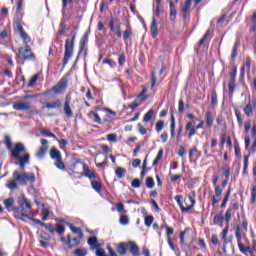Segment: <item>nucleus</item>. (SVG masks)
Returning a JSON list of instances; mask_svg holds the SVG:
<instances>
[{
	"mask_svg": "<svg viewBox=\"0 0 256 256\" xmlns=\"http://www.w3.org/2000/svg\"><path fill=\"white\" fill-rule=\"evenodd\" d=\"M18 205V208L14 210V217L16 219H22V221H25V219H29V221H33V223L40 226L43 224L41 220L31 217V201H29L25 196H21L18 198Z\"/></svg>",
	"mask_w": 256,
	"mask_h": 256,
	"instance_id": "f257e3e1",
	"label": "nucleus"
},
{
	"mask_svg": "<svg viewBox=\"0 0 256 256\" xmlns=\"http://www.w3.org/2000/svg\"><path fill=\"white\" fill-rule=\"evenodd\" d=\"M17 181L20 185H27V181L30 183H34L35 174L34 173H20L19 171L13 172V180H8L6 187L10 189V191H15L17 189Z\"/></svg>",
	"mask_w": 256,
	"mask_h": 256,
	"instance_id": "f03ea898",
	"label": "nucleus"
},
{
	"mask_svg": "<svg viewBox=\"0 0 256 256\" xmlns=\"http://www.w3.org/2000/svg\"><path fill=\"white\" fill-rule=\"evenodd\" d=\"M67 83V78H61L56 85H54L51 89L44 92V95H51V93H54V95H63V93L67 91Z\"/></svg>",
	"mask_w": 256,
	"mask_h": 256,
	"instance_id": "7ed1b4c3",
	"label": "nucleus"
},
{
	"mask_svg": "<svg viewBox=\"0 0 256 256\" xmlns=\"http://www.w3.org/2000/svg\"><path fill=\"white\" fill-rule=\"evenodd\" d=\"M75 37H76V35L74 34L72 36L71 40L67 39L66 42H65L63 67H65L67 65V63H69V60L71 59V57H73V49L75 47Z\"/></svg>",
	"mask_w": 256,
	"mask_h": 256,
	"instance_id": "20e7f679",
	"label": "nucleus"
},
{
	"mask_svg": "<svg viewBox=\"0 0 256 256\" xmlns=\"http://www.w3.org/2000/svg\"><path fill=\"white\" fill-rule=\"evenodd\" d=\"M18 58H20L21 61H35L37 59L29 45H25L18 49Z\"/></svg>",
	"mask_w": 256,
	"mask_h": 256,
	"instance_id": "39448f33",
	"label": "nucleus"
},
{
	"mask_svg": "<svg viewBox=\"0 0 256 256\" xmlns=\"http://www.w3.org/2000/svg\"><path fill=\"white\" fill-rule=\"evenodd\" d=\"M230 81L228 84V91L230 97H233V93H235V87H237L236 81H237V66H232L230 71Z\"/></svg>",
	"mask_w": 256,
	"mask_h": 256,
	"instance_id": "423d86ee",
	"label": "nucleus"
},
{
	"mask_svg": "<svg viewBox=\"0 0 256 256\" xmlns=\"http://www.w3.org/2000/svg\"><path fill=\"white\" fill-rule=\"evenodd\" d=\"M235 237L237 239L238 248L242 253H249L251 255V246H245L243 245V237L241 236V226H237L235 230Z\"/></svg>",
	"mask_w": 256,
	"mask_h": 256,
	"instance_id": "0eeeda50",
	"label": "nucleus"
},
{
	"mask_svg": "<svg viewBox=\"0 0 256 256\" xmlns=\"http://www.w3.org/2000/svg\"><path fill=\"white\" fill-rule=\"evenodd\" d=\"M40 143L42 146L36 152V157L38 159H43V157H45V154L47 153V151H49V141H47V139H41Z\"/></svg>",
	"mask_w": 256,
	"mask_h": 256,
	"instance_id": "6e6552de",
	"label": "nucleus"
},
{
	"mask_svg": "<svg viewBox=\"0 0 256 256\" xmlns=\"http://www.w3.org/2000/svg\"><path fill=\"white\" fill-rule=\"evenodd\" d=\"M90 33H91L90 31H86L80 40L79 55H81L83 53L84 57H87V49H85V45H87V43H89Z\"/></svg>",
	"mask_w": 256,
	"mask_h": 256,
	"instance_id": "1a4fd4ad",
	"label": "nucleus"
},
{
	"mask_svg": "<svg viewBox=\"0 0 256 256\" xmlns=\"http://www.w3.org/2000/svg\"><path fill=\"white\" fill-rule=\"evenodd\" d=\"M239 209V204L234 203L232 204L226 211L225 216H224V221L229 225L231 223V217L235 215V212Z\"/></svg>",
	"mask_w": 256,
	"mask_h": 256,
	"instance_id": "9d476101",
	"label": "nucleus"
},
{
	"mask_svg": "<svg viewBox=\"0 0 256 256\" xmlns=\"http://www.w3.org/2000/svg\"><path fill=\"white\" fill-rule=\"evenodd\" d=\"M21 153H25V145L23 143H16L14 149L11 150V156L14 159H21Z\"/></svg>",
	"mask_w": 256,
	"mask_h": 256,
	"instance_id": "9b49d317",
	"label": "nucleus"
},
{
	"mask_svg": "<svg viewBox=\"0 0 256 256\" xmlns=\"http://www.w3.org/2000/svg\"><path fill=\"white\" fill-rule=\"evenodd\" d=\"M186 132L188 133V139H192L194 135H197V128L194 122H187L185 126Z\"/></svg>",
	"mask_w": 256,
	"mask_h": 256,
	"instance_id": "f8f14e48",
	"label": "nucleus"
},
{
	"mask_svg": "<svg viewBox=\"0 0 256 256\" xmlns=\"http://www.w3.org/2000/svg\"><path fill=\"white\" fill-rule=\"evenodd\" d=\"M15 111H29L31 110V104L29 102H17L13 104Z\"/></svg>",
	"mask_w": 256,
	"mask_h": 256,
	"instance_id": "ddd939ff",
	"label": "nucleus"
},
{
	"mask_svg": "<svg viewBox=\"0 0 256 256\" xmlns=\"http://www.w3.org/2000/svg\"><path fill=\"white\" fill-rule=\"evenodd\" d=\"M61 107H63V102L56 99L52 103H46V105L43 106V109H61Z\"/></svg>",
	"mask_w": 256,
	"mask_h": 256,
	"instance_id": "4468645a",
	"label": "nucleus"
},
{
	"mask_svg": "<svg viewBox=\"0 0 256 256\" xmlns=\"http://www.w3.org/2000/svg\"><path fill=\"white\" fill-rule=\"evenodd\" d=\"M195 191H192L188 194V199L190 201V205L186 206V209H184V211H186V213H189V211H191V209H193V207H195Z\"/></svg>",
	"mask_w": 256,
	"mask_h": 256,
	"instance_id": "2eb2a0df",
	"label": "nucleus"
},
{
	"mask_svg": "<svg viewBox=\"0 0 256 256\" xmlns=\"http://www.w3.org/2000/svg\"><path fill=\"white\" fill-rule=\"evenodd\" d=\"M88 245L90 246V249H100L101 244L99 243V240H97V237L91 236L88 239Z\"/></svg>",
	"mask_w": 256,
	"mask_h": 256,
	"instance_id": "dca6fc26",
	"label": "nucleus"
},
{
	"mask_svg": "<svg viewBox=\"0 0 256 256\" xmlns=\"http://www.w3.org/2000/svg\"><path fill=\"white\" fill-rule=\"evenodd\" d=\"M150 33H151V36L153 37V39H155V37H157V35H159V30L157 28V19H155V17H153V19H152V23L150 26Z\"/></svg>",
	"mask_w": 256,
	"mask_h": 256,
	"instance_id": "f3484780",
	"label": "nucleus"
},
{
	"mask_svg": "<svg viewBox=\"0 0 256 256\" xmlns=\"http://www.w3.org/2000/svg\"><path fill=\"white\" fill-rule=\"evenodd\" d=\"M83 169H84V175L85 177H88V179H97V174H95L94 171H92L91 169H89V166L87 165H83Z\"/></svg>",
	"mask_w": 256,
	"mask_h": 256,
	"instance_id": "a211bd4d",
	"label": "nucleus"
},
{
	"mask_svg": "<svg viewBox=\"0 0 256 256\" xmlns=\"http://www.w3.org/2000/svg\"><path fill=\"white\" fill-rule=\"evenodd\" d=\"M127 245L131 255H139V246L135 242H128Z\"/></svg>",
	"mask_w": 256,
	"mask_h": 256,
	"instance_id": "6ab92c4d",
	"label": "nucleus"
},
{
	"mask_svg": "<svg viewBox=\"0 0 256 256\" xmlns=\"http://www.w3.org/2000/svg\"><path fill=\"white\" fill-rule=\"evenodd\" d=\"M129 249V245L127 243L118 244L116 251L119 255H127V250Z\"/></svg>",
	"mask_w": 256,
	"mask_h": 256,
	"instance_id": "aec40b11",
	"label": "nucleus"
},
{
	"mask_svg": "<svg viewBox=\"0 0 256 256\" xmlns=\"http://www.w3.org/2000/svg\"><path fill=\"white\" fill-rule=\"evenodd\" d=\"M50 158L54 161H57L59 159H62L63 157L61 156V152L57 150V148L52 147L50 150Z\"/></svg>",
	"mask_w": 256,
	"mask_h": 256,
	"instance_id": "412c9836",
	"label": "nucleus"
},
{
	"mask_svg": "<svg viewBox=\"0 0 256 256\" xmlns=\"http://www.w3.org/2000/svg\"><path fill=\"white\" fill-rule=\"evenodd\" d=\"M68 227L72 233L78 235L79 239H83V230L80 227H75L73 224H68Z\"/></svg>",
	"mask_w": 256,
	"mask_h": 256,
	"instance_id": "4be33fe9",
	"label": "nucleus"
},
{
	"mask_svg": "<svg viewBox=\"0 0 256 256\" xmlns=\"http://www.w3.org/2000/svg\"><path fill=\"white\" fill-rule=\"evenodd\" d=\"M88 117L92 119L94 123H98V125H101L103 123L101 117L95 111H90Z\"/></svg>",
	"mask_w": 256,
	"mask_h": 256,
	"instance_id": "5701e85b",
	"label": "nucleus"
},
{
	"mask_svg": "<svg viewBox=\"0 0 256 256\" xmlns=\"http://www.w3.org/2000/svg\"><path fill=\"white\" fill-rule=\"evenodd\" d=\"M91 186H92V189L96 191V193H101L103 191V185L101 184V181L92 180Z\"/></svg>",
	"mask_w": 256,
	"mask_h": 256,
	"instance_id": "b1692460",
	"label": "nucleus"
},
{
	"mask_svg": "<svg viewBox=\"0 0 256 256\" xmlns=\"http://www.w3.org/2000/svg\"><path fill=\"white\" fill-rule=\"evenodd\" d=\"M170 132L171 137H175V115L173 114V111L170 112Z\"/></svg>",
	"mask_w": 256,
	"mask_h": 256,
	"instance_id": "393cba45",
	"label": "nucleus"
},
{
	"mask_svg": "<svg viewBox=\"0 0 256 256\" xmlns=\"http://www.w3.org/2000/svg\"><path fill=\"white\" fill-rule=\"evenodd\" d=\"M13 203H15V200L13 198H8V199L4 200L5 208L8 211H14L15 212V209H17V208L13 207Z\"/></svg>",
	"mask_w": 256,
	"mask_h": 256,
	"instance_id": "a878e982",
	"label": "nucleus"
},
{
	"mask_svg": "<svg viewBox=\"0 0 256 256\" xmlns=\"http://www.w3.org/2000/svg\"><path fill=\"white\" fill-rule=\"evenodd\" d=\"M190 9H191V0H186L184 5L182 6V13L184 17H187V15H189Z\"/></svg>",
	"mask_w": 256,
	"mask_h": 256,
	"instance_id": "bb28decb",
	"label": "nucleus"
},
{
	"mask_svg": "<svg viewBox=\"0 0 256 256\" xmlns=\"http://www.w3.org/2000/svg\"><path fill=\"white\" fill-rule=\"evenodd\" d=\"M131 35H133V28H131V25L128 24L127 29L123 33V39H124L125 43H127V41H129Z\"/></svg>",
	"mask_w": 256,
	"mask_h": 256,
	"instance_id": "cd10ccee",
	"label": "nucleus"
},
{
	"mask_svg": "<svg viewBox=\"0 0 256 256\" xmlns=\"http://www.w3.org/2000/svg\"><path fill=\"white\" fill-rule=\"evenodd\" d=\"M115 175L118 179H123V177H125V175H127V170L123 167H118L115 170Z\"/></svg>",
	"mask_w": 256,
	"mask_h": 256,
	"instance_id": "c85d7f7f",
	"label": "nucleus"
},
{
	"mask_svg": "<svg viewBox=\"0 0 256 256\" xmlns=\"http://www.w3.org/2000/svg\"><path fill=\"white\" fill-rule=\"evenodd\" d=\"M213 113L211 111L206 112V125L207 127H212L213 126Z\"/></svg>",
	"mask_w": 256,
	"mask_h": 256,
	"instance_id": "c756f323",
	"label": "nucleus"
},
{
	"mask_svg": "<svg viewBox=\"0 0 256 256\" xmlns=\"http://www.w3.org/2000/svg\"><path fill=\"white\" fill-rule=\"evenodd\" d=\"M181 199H183V196L181 195L175 196V201L176 203H178L182 213H187V211L184 210V209H187V206L183 205V202H181Z\"/></svg>",
	"mask_w": 256,
	"mask_h": 256,
	"instance_id": "7c9ffc66",
	"label": "nucleus"
},
{
	"mask_svg": "<svg viewBox=\"0 0 256 256\" xmlns=\"http://www.w3.org/2000/svg\"><path fill=\"white\" fill-rule=\"evenodd\" d=\"M155 115V111H153V109H150L143 118L144 123H149V121H151V119H153V116Z\"/></svg>",
	"mask_w": 256,
	"mask_h": 256,
	"instance_id": "2f4dec72",
	"label": "nucleus"
},
{
	"mask_svg": "<svg viewBox=\"0 0 256 256\" xmlns=\"http://www.w3.org/2000/svg\"><path fill=\"white\" fill-rule=\"evenodd\" d=\"M60 240L64 245H68V249H73V244H71V235L67 236V239L65 237L60 236Z\"/></svg>",
	"mask_w": 256,
	"mask_h": 256,
	"instance_id": "473e14b6",
	"label": "nucleus"
},
{
	"mask_svg": "<svg viewBox=\"0 0 256 256\" xmlns=\"http://www.w3.org/2000/svg\"><path fill=\"white\" fill-rule=\"evenodd\" d=\"M55 231L60 237H63V235H65V226H63L62 224H57L54 229V232Z\"/></svg>",
	"mask_w": 256,
	"mask_h": 256,
	"instance_id": "72a5a7b5",
	"label": "nucleus"
},
{
	"mask_svg": "<svg viewBox=\"0 0 256 256\" xmlns=\"http://www.w3.org/2000/svg\"><path fill=\"white\" fill-rule=\"evenodd\" d=\"M54 165H55V167H57V169H60V171H65V169H66L65 163L63 162V158L55 160Z\"/></svg>",
	"mask_w": 256,
	"mask_h": 256,
	"instance_id": "f704fd0d",
	"label": "nucleus"
},
{
	"mask_svg": "<svg viewBox=\"0 0 256 256\" xmlns=\"http://www.w3.org/2000/svg\"><path fill=\"white\" fill-rule=\"evenodd\" d=\"M229 197H231V188L228 189L226 195L223 198V201L221 204L222 209H225V207H227V202L229 201Z\"/></svg>",
	"mask_w": 256,
	"mask_h": 256,
	"instance_id": "c9c22d12",
	"label": "nucleus"
},
{
	"mask_svg": "<svg viewBox=\"0 0 256 256\" xmlns=\"http://www.w3.org/2000/svg\"><path fill=\"white\" fill-rule=\"evenodd\" d=\"M244 113L247 115V117H251V115H253V105L251 103H248L244 107Z\"/></svg>",
	"mask_w": 256,
	"mask_h": 256,
	"instance_id": "e433bc0d",
	"label": "nucleus"
},
{
	"mask_svg": "<svg viewBox=\"0 0 256 256\" xmlns=\"http://www.w3.org/2000/svg\"><path fill=\"white\" fill-rule=\"evenodd\" d=\"M64 113L68 118L73 117V110H71V106L67 103H64Z\"/></svg>",
	"mask_w": 256,
	"mask_h": 256,
	"instance_id": "4c0bfd02",
	"label": "nucleus"
},
{
	"mask_svg": "<svg viewBox=\"0 0 256 256\" xmlns=\"http://www.w3.org/2000/svg\"><path fill=\"white\" fill-rule=\"evenodd\" d=\"M161 159H163V149H160L158 151V154L152 163L153 167H156V165H159V161H161Z\"/></svg>",
	"mask_w": 256,
	"mask_h": 256,
	"instance_id": "58836bf2",
	"label": "nucleus"
},
{
	"mask_svg": "<svg viewBox=\"0 0 256 256\" xmlns=\"http://www.w3.org/2000/svg\"><path fill=\"white\" fill-rule=\"evenodd\" d=\"M225 221V217L223 216V212H221L219 215H216L213 219L214 225H219V223H223Z\"/></svg>",
	"mask_w": 256,
	"mask_h": 256,
	"instance_id": "ea45409f",
	"label": "nucleus"
},
{
	"mask_svg": "<svg viewBox=\"0 0 256 256\" xmlns=\"http://www.w3.org/2000/svg\"><path fill=\"white\" fill-rule=\"evenodd\" d=\"M20 37H21V39H23L24 45H29V43H31V37H29V35H27L26 31L20 33Z\"/></svg>",
	"mask_w": 256,
	"mask_h": 256,
	"instance_id": "a19ab883",
	"label": "nucleus"
},
{
	"mask_svg": "<svg viewBox=\"0 0 256 256\" xmlns=\"http://www.w3.org/2000/svg\"><path fill=\"white\" fill-rule=\"evenodd\" d=\"M41 227H45V229L47 231H49V233H51V235H55V227L53 226V224H41Z\"/></svg>",
	"mask_w": 256,
	"mask_h": 256,
	"instance_id": "79ce46f5",
	"label": "nucleus"
},
{
	"mask_svg": "<svg viewBox=\"0 0 256 256\" xmlns=\"http://www.w3.org/2000/svg\"><path fill=\"white\" fill-rule=\"evenodd\" d=\"M120 225H129V216L122 214L119 219Z\"/></svg>",
	"mask_w": 256,
	"mask_h": 256,
	"instance_id": "37998d69",
	"label": "nucleus"
},
{
	"mask_svg": "<svg viewBox=\"0 0 256 256\" xmlns=\"http://www.w3.org/2000/svg\"><path fill=\"white\" fill-rule=\"evenodd\" d=\"M164 127H165V122L163 120H159L156 123L155 129H156L157 133H161V131H163Z\"/></svg>",
	"mask_w": 256,
	"mask_h": 256,
	"instance_id": "c03bdc74",
	"label": "nucleus"
},
{
	"mask_svg": "<svg viewBox=\"0 0 256 256\" xmlns=\"http://www.w3.org/2000/svg\"><path fill=\"white\" fill-rule=\"evenodd\" d=\"M153 221H155V218L153 216L149 215V216L145 217L144 223H145L146 227H151V225H153Z\"/></svg>",
	"mask_w": 256,
	"mask_h": 256,
	"instance_id": "a18cd8bd",
	"label": "nucleus"
},
{
	"mask_svg": "<svg viewBox=\"0 0 256 256\" xmlns=\"http://www.w3.org/2000/svg\"><path fill=\"white\" fill-rule=\"evenodd\" d=\"M103 64L104 65H109V67H111L112 69L117 67V63L109 58H106L103 60Z\"/></svg>",
	"mask_w": 256,
	"mask_h": 256,
	"instance_id": "49530a36",
	"label": "nucleus"
},
{
	"mask_svg": "<svg viewBox=\"0 0 256 256\" xmlns=\"http://www.w3.org/2000/svg\"><path fill=\"white\" fill-rule=\"evenodd\" d=\"M40 133L45 137H52L53 139H57V136L53 132H49V130L42 129Z\"/></svg>",
	"mask_w": 256,
	"mask_h": 256,
	"instance_id": "de8ad7c7",
	"label": "nucleus"
},
{
	"mask_svg": "<svg viewBox=\"0 0 256 256\" xmlns=\"http://www.w3.org/2000/svg\"><path fill=\"white\" fill-rule=\"evenodd\" d=\"M146 187L147 189H153L155 187V181L153 180L152 177H148L146 179Z\"/></svg>",
	"mask_w": 256,
	"mask_h": 256,
	"instance_id": "09e8293b",
	"label": "nucleus"
},
{
	"mask_svg": "<svg viewBox=\"0 0 256 256\" xmlns=\"http://www.w3.org/2000/svg\"><path fill=\"white\" fill-rule=\"evenodd\" d=\"M229 233V224L223 229L222 231V241H225V243H229L227 240V234Z\"/></svg>",
	"mask_w": 256,
	"mask_h": 256,
	"instance_id": "8fccbe9b",
	"label": "nucleus"
},
{
	"mask_svg": "<svg viewBox=\"0 0 256 256\" xmlns=\"http://www.w3.org/2000/svg\"><path fill=\"white\" fill-rule=\"evenodd\" d=\"M17 160L20 163H24L27 165V163H29V153H25L23 156H20V158H17Z\"/></svg>",
	"mask_w": 256,
	"mask_h": 256,
	"instance_id": "3c124183",
	"label": "nucleus"
},
{
	"mask_svg": "<svg viewBox=\"0 0 256 256\" xmlns=\"http://www.w3.org/2000/svg\"><path fill=\"white\" fill-rule=\"evenodd\" d=\"M75 256H86L87 255V249L81 248V249H76L74 251Z\"/></svg>",
	"mask_w": 256,
	"mask_h": 256,
	"instance_id": "603ef678",
	"label": "nucleus"
},
{
	"mask_svg": "<svg viewBox=\"0 0 256 256\" xmlns=\"http://www.w3.org/2000/svg\"><path fill=\"white\" fill-rule=\"evenodd\" d=\"M211 35V31H207L205 33V35L201 38V40L198 42V47H201V45H203V43H205V41H207V38L210 37Z\"/></svg>",
	"mask_w": 256,
	"mask_h": 256,
	"instance_id": "864d4df0",
	"label": "nucleus"
},
{
	"mask_svg": "<svg viewBox=\"0 0 256 256\" xmlns=\"http://www.w3.org/2000/svg\"><path fill=\"white\" fill-rule=\"evenodd\" d=\"M249 222L244 218L242 220V233H247L249 231Z\"/></svg>",
	"mask_w": 256,
	"mask_h": 256,
	"instance_id": "5fc2aeb1",
	"label": "nucleus"
},
{
	"mask_svg": "<svg viewBox=\"0 0 256 256\" xmlns=\"http://www.w3.org/2000/svg\"><path fill=\"white\" fill-rule=\"evenodd\" d=\"M183 111H185V102L183 100H179L178 102V113L183 114Z\"/></svg>",
	"mask_w": 256,
	"mask_h": 256,
	"instance_id": "6e6d98bb",
	"label": "nucleus"
},
{
	"mask_svg": "<svg viewBox=\"0 0 256 256\" xmlns=\"http://www.w3.org/2000/svg\"><path fill=\"white\" fill-rule=\"evenodd\" d=\"M39 79V76L34 75L32 78L29 80L27 87H33L35 83H37V80Z\"/></svg>",
	"mask_w": 256,
	"mask_h": 256,
	"instance_id": "4d7b16f0",
	"label": "nucleus"
},
{
	"mask_svg": "<svg viewBox=\"0 0 256 256\" xmlns=\"http://www.w3.org/2000/svg\"><path fill=\"white\" fill-rule=\"evenodd\" d=\"M116 210L118 211V213H127V210H125V206L123 205V203L116 204Z\"/></svg>",
	"mask_w": 256,
	"mask_h": 256,
	"instance_id": "13d9d810",
	"label": "nucleus"
},
{
	"mask_svg": "<svg viewBox=\"0 0 256 256\" xmlns=\"http://www.w3.org/2000/svg\"><path fill=\"white\" fill-rule=\"evenodd\" d=\"M48 217H49V208H43L42 209V221H47Z\"/></svg>",
	"mask_w": 256,
	"mask_h": 256,
	"instance_id": "bf43d9fd",
	"label": "nucleus"
},
{
	"mask_svg": "<svg viewBox=\"0 0 256 256\" xmlns=\"http://www.w3.org/2000/svg\"><path fill=\"white\" fill-rule=\"evenodd\" d=\"M214 191H215L214 197H221V195H223V189H221L220 186H215Z\"/></svg>",
	"mask_w": 256,
	"mask_h": 256,
	"instance_id": "052dcab7",
	"label": "nucleus"
},
{
	"mask_svg": "<svg viewBox=\"0 0 256 256\" xmlns=\"http://www.w3.org/2000/svg\"><path fill=\"white\" fill-rule=\"evenodd\" d=\"M235 115H236V118H237V121H238V124L240 125H243V118L241 117V112L236 110L235 111Z\"/></svg>",
	"mask_w": 256,
	"mask_h": 256,
	"instance_id": "680f3d73",
	"label": "nucleus"
},
{
	"mask_svg": "<svg viewBox=\"0 0 256 256\" xmlns=\"http://www.w3.org/2000/svg\"><path fill=\"white\" fill-rule=\"evenodd\" d=\"M107 139H108L111 143H117V134H108V135H107Z\"/></svg>",
	"mask_w": 256,
	"mask_h": 256,
	"instance_id": "e2e57ef3",
	"label": "nucleus"
},
{
	"mask_svg": "<svg viewBox=\"0 0 256 256\" xmlns=\"http://www.w3.org/2000/svg\"><path fill=\"white\" fill-rule=\"evenodd\" d=\"M131 185L134 189H139V187H141V181H139V179H134Z\"/></svg>",
	"mask_w": 256,
	"mask_h": 256,
	"instance_id": "0e129e2a",
	"label": "nucleus"
},
{
	"mask_svg": "<svg viewBox=\"0 0 256 256\" xmlns=\"http://www.w3.org/2000/svg\"><path fill=\"white\" fill-rule=\"evenodd\" d=\"M138 131L141 135H147V129L141 124H137Z\"/></svg>",
	"mask_w": 256,
	"mask_h": 256,
	"instance_id": "69168bd1",
	"label": "nucleus"
},
{
	"mask_svg": "<svg viewBox=\"0 0 256 256\" xmlns=\"http://www.w3.org/2000/svg\"><path fill=\"white\" fill-rule=\"evenodd\" d=\"M251 129V120H248L244 123V131L245 133H249Z\"/></svg>",
	"mask_w": 256,
	"mask_h": 256,
	"instance_id": "338daca9",
	"label": "nucleus"
},
{
	"mask_svg": "<svg viewBox=\"0 0 256 256\" xmlns=\"http://www.w3.org/2000/svg\"><path fill=\"white\" fill-rule=\"evenodd\" d=\"M251 197H252V203H255V201H256V186L252 187Z\"/></svg>",
	"mask_w": 256,
	"mask_h": 256,
	"instance_id": "774afa93",
	"label": "nucleus"
}]
</instances>
